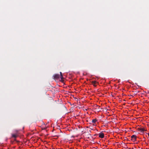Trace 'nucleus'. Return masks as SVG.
Masks as SVG:
<instances>
[{
	"mask_svg": "<svg viewBox=\"0 0 149 149\" xmlns=\"http://www.w3.org/2000/svg\"><path fill=\"white\" fill-rule=\"evenodd\" d=\"M97 121V120L96 119H93L92 120V122L93 123H95Z\"/></svg>",
	"mask_w": 149,
	"mask_h": 149,
	"instance_id": "obj_7",
	"label": "nucleus"
},
{
	"mask_svg": "<svg viewBox=\"0 0 149 149\" xmlns=\"http://www.w3.org/2000/svg\"><path fill=\"white\" fill-rule=\"evenodd\" d=\"M12 138H14V140H16V138L18 136V135L17 133L15 134H11Z\"/></svg>",
	"mask_w": 149,
	"mask_h": 149,
	"instance_id": "obj_1",
	"label": "nucleus"
},
{
	"mask_svg": "<svg viewBox=\"0 0 149 149\" xmlns=\"http://www.w3.org/2000/svg\"><path fill=\"white\" fill-rule=\"evenodd\" d=\"M89 132H90V133H91V131L90 130V131H89Z\"/></svg>",
	"mask_w": 149,
	"mask_h": 149,
	"instance_id": "obj_10",
	"label": "nucleus"
},
{
	"mask_svg": "<svg viewBox=\"0 0 149 149\" xmlns=\"http://www.w3.org/2000/svg\"><path fill=\"white\" fill-rule=\"evenodd\" d=\"M131 138H132L131 140H132L134 142L135 141L136 138V136L134 135H133L131 136Z\"/></svg>",
	"mask_w": 149,
	"mask_h": 149,
	"instance_id": "obj_3",
	"label": "nucleus"
},
{
	"mask_svg": "<svg viewBox=\"0 0 149 149\" xmlns=\"http://www.w3.org/2000/svg\"><path fill=\"white\" fill-rule=\"evenodd\" d=\"M90 129H91V130H93V129H91V128H90Z\"/></svg>",
	"mask_w": 149,
	"mask_h": 149,
	"instance_id": "obj_11",
	"label": "nucleus"
},
{
	"mask_svg": "<svg viewBox=\"0 0 149 149\" xmlns=\"http://www.w3.org/2000/svg\"><path fill=\"white\" fill-rule=\"evenodd\" d=\"M99 137L103 138L104 137V134L103 133H100L99 134Z\"/></svg>",
	"mask_w": 149,
	"mask_h": 149,
	"instance_id": "obj_4",
	"label": "nucleus"
},
{
	"mask_svg": "<svg viewBox=\"0 0 149 149\" xmlns=\"http://www.w3.org/2000/svg\"><path fill=\"white\" fill-rule=\"evenodd\" d=\"M60 75H61V79H63V76L62 75V73L61 72H60Z\"/></svg>",
	"mask_w": 149,
	"mask_h": 149,
	"instance_id": "obj_8",
	"label": "nucleus"
},
{
	"mask_svg": "<svg viewBox=\"0 0 149 149\" xmlns=\"http://www.w3.org/2000/svg\"><path fill=\"white\" fill-rule=\"evenodd\" d=\"M59 75L58 74H56L53 76L54 79H58L59 78Z\"/></svg>",
	"mask_w": 149,
	"mask_h": 149,
	"instance_id": "obj_2",
	"label": "nucleus"
},
{
	"mask_svg": "<svg viewBox=\"0 0 149 149\" xmlns=\"http://www.w3.org/2000/svg\"><path fill=\"white\" fill-rule=\"evenodd\" d=\"M138 130L140 131L141 132H143L145 131V130L142 128H138Z\"/></svg>",
	"mask_w": 149,
	"mask_h": 149,
	"instance_id": "obj_5",
	"label": "nucleus"
},
{
	"mask_svg": "<svg viewBox=\"0 0 149 149\" xmlns=\"http://www.w3.org/2000/svg\"><path fill=\"white\" fill-rule=\"evenodd\" d=\"M148 135L149 136V133H148Z\"/></svg>",
	"mask_w": 149,
	"mask_h": 149,
	"instance_id": "obj_9",
	"label": "nucleus"
},
{
	"mask_svg": "<svg viewBox=\"0 0 149 149\" xmlns=\"http://www.w3.org/2000/svg\"><path fill=\"white\" fill-rule=\"evenodd\" d=\"M92 84L95 86H96V85L95 84L97 83L96 81H93L91 82Z\"/></svg>",
	"mask_w": 149,
	"mask_h": 149,
	"instance_id": "obj_6",
	"label": "nucleus"
}]
</instances>
